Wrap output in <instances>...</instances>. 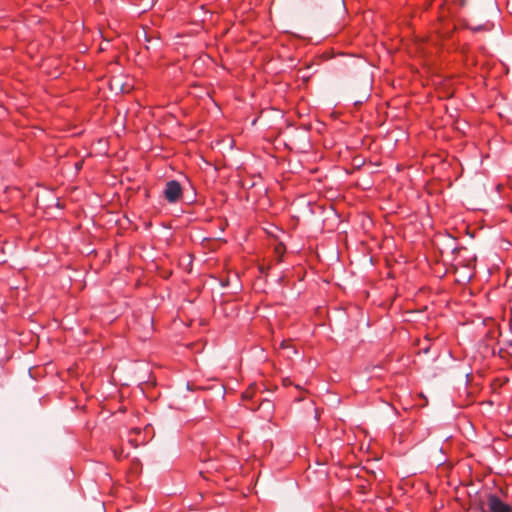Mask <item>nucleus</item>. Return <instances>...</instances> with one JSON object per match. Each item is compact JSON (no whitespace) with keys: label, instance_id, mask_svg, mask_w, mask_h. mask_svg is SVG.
Segmentation results:
<instances>
[{"label":"nucleus","instance_id":"1","mask_svg":"<svg viewBox=\"0 0 512 512\" xmlns=\"http://www.w3.org/2000/svg\"><path fill=\"white\" fill-rule=\"evenodd\" d=\"M471 504L474 509L481 512H512V507L495 494H486L485 497L476 496Z\"/></svg>","mask_w":512,"mask_h":512},{"label":"nucleus","instance_id":"2","mask_svg":"<svg viewBox=\"0 0 512 512\" xmlns=\"http://www.w3.org/2000/svg\"><path fill=\"white\" fill-rule=\"evenodd\" d=\"M163 193L168 202L175 203L182 196V187L178 181L170 180L166 183Z\"/></svg>","mask_w":512,"mask_h":512},{"label":"nucleus","instance_id":"3","mask_svg":"<svg viewBox=\"0 0 512 512\" xmlns=\"http://www.w3.org/2000/svg\"><path fill=\"white\" fill-rule=\"evenodd\" d=\"M466 26H467V28H469V29H470L471 31H473V32H478V31H482V30H487V27H486V25H484V24H483V25H477V26H472V25H470V24H467Z\"/></svg>","mask_w":512,"mask_h":512},{"label":"nucleus","instance_id":"4","mask_svg":"<svg viewBox=\"0 0 512 512\" xmlns=\"http://www.w3.org/2000/svg\"><path fill=\"white\" fill-rule=\"evenodd\" d=\"M281 348H282V349H291V351H292L294 354H296V353H297L296 349H295L294 347H292V346H291L287 341H282V343H281Z\"/></svg>","mask_w":512,"mask_h":512},{"label":"nucleus","instance_id":"5","mask_svg":"<svg viewBox=\"0 0 512 512\" xmlns=\"http://www.w3.org/2000/svg\"><path fill=\"white\" fill-rule=\"evenodd\" d=\"M275 251L281 257L285 251V247L283 246V244H279L276 246Z\"/></svg>","mask_w":512,"mask_h":512},{"label":"nucleus","instance_id":"6","mask_svg":"<svg viewBox=\"0 0 512 512\" xmlns=\"http://www.w3.org/2000/svg\"><path fill=\"white\" fill-rule=\"evenodd\" d=\"M252 397V386L243 393V398L248 399Z\"/></svg>","mask_w":512,"mask_h":512},{"label":"nucleus","instance_id":"7","mask_svg":"<svg viewBox=\"0 0 512 512\" xmlns=\"http://www.w3.org/2000/svg\"><path fill=\"white\" fill-rule=\"evenodd\" d=\"M288 350V353H287V357H291L292 354H294L291 349H287Z\"/></svg>","mask_w":512,"mask_h":512},{"label":"nucleus","instance_id":"8","mask_svg":"<svg viewBox=\"0 0 512 512\" xmlns=\"http://www.w3.org/2000/svg\"><path fill=\"white\" fill-rule=\"evenodd\" d=\"M428 351H429V347H425V348H423V352H424V353H428Z\"/></svg>","mask_w":512,"mask_h":512}]
</instances>
